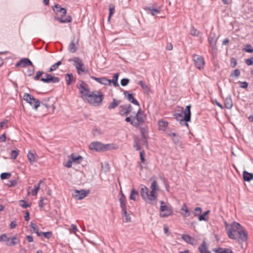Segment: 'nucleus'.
Wrapping results in <instances>:
<instances>
[{
	"mask_svg": "<svg viewBox=\"0 0 253 253\" xmlns=\"http://www.w3.org/2000/svg\"><path fill=\"white\" fill-rule=\"evenodd\" d=\"M135 122H131V125L135 127H140V126L144 124L147 120V116L139 108L134 117Z\"/></svg>",
	"mask_w": 253,
	"mask_h": 253,
	"instance_id": "nucleus-8",
	"label": "nucleus"
},
{
	"mask_svg": "<svg viewBox=\"0 0 253 253\" xmlns=\"http://www.w3.org/2000/svg\"><path fill=\"white\" fill-rule=\"evenodd\" d=\"M218 38L219 36H217L215 33L212 32L210 33L208 38V42L213 51H216L217 49L216 43Z\"/></svg>",
	"mask_w": 253,
	"mask_h": 253,
	"instance_id": "nucleus-13",
	"label": "nucleus"
},
{
	"mask_svg": "<svg viewBox=\"0 0 253 253\" xmlns=\"http://www.w3.org/2000/svg\"><path fill=\"white\" fill-rule=\"evenodd\" d=\"M119 113L122 116L128 115L127 109L125 105H120L119 107Z\"/></svg>",
	"mask_w": 253,
	"mask_h": 253,
	"instance_id": "nucleus-24",
	"label": "nucleus"
},
{
	"mask_svg": "<svg viewBox=\"0 0 253 253\" xmlns=\"http://www.w3.org/2000/svg\"><path fill=\"white\" fill-rule=\"evenodd\" d=\"M161 206H160V216L161 217H166L173 214V211L172 208L169 205H165V202L161 201H160Z\"/></svg>",
	"mask_w": 253,
	"mask_h": 253,
	"instance_id": "nucleus-9",
	"label": "nucleus"
},
{
	"mask_svg": "<svg viewBox=\"0 0 253 253\" xmlns=\"http://www.w3.org/2000/svg\"><path fill=\"white\" fill-rule=\"evenodd\" d=\"M115 12V6L114 5H111L110 6L109 8V14L108 17V20L110 19L112 15L113 14V13Z\"/></svg>",
	"mask_w": 253,
	"mask_h": 253,
	"instance_id": "nucleus-55",
	"label": "nucleus"
},
{
	"mask_svg": "<svg viewBox=\"0 0 253 253\" xmlns=\"http://www.w3.org/2000/svg\"><path fill=\"white\" fill-rule=\"evenodd\" d=\"M182 239L187 243L193 244V243L191 242L192 238L189 235L184 234L182 236Z\"/></svg>",
	"mask_w": 253,
	"mask_h": 253,
	"instance_id": "nucleus-42",
	"label": "nucleus"
},
{
	"mask_svg": "<svg viewBox=\"0 0 253 253\" xmlns=\"http://www.w3.org/2000/svg\"><path fill=\"white\" fill-rule=\"evenodd\" d=\"M28 66H33L32 62L28 58H23L18 61L16 64V67H26Z\"/></svg>",
	"mask_w": 253,
	"mask_h": 253,
	"instance_id": "nucleus-17",
	"label": "nucleus"
},
{
	"mask_svg": "<svg viewBox=\"0 0 253 253\" xmlns=\"http://www.w3.org/2000/svg\"><path fill=\"white\" fill-rule=\"evenodd\" d=\"M172 140L174 144L177 145L180 148H183L184 147V145L181 141V137L179 136H177L174 138H173Z\"/></svg>",
	"mask_w": 253,
	"mask_h": 253,
	"instance_id": "nucleus-28",
	"label": "nucleus"
},
{
	"mask_svg": "<svg viewBox=\"0 0 253 253\" xmlns=\"http://www.w3.org/2000/svg\"><path fill=\"white\" fill-rule=\"evenodd\" d=\"M8 121L7 120H5L4 121L0 123V130L3 127L4 125L6 126V127H7V123Z\"/></svg>",
	"mask_w": 253,
	"mask_h": 253,
	"instance_id": "nucleus-62",
	"label": "nucleus"
},
{
	"mask_svg": "<svg viewBox=\"0 0 253 253\" xmlns=\"http://www.w3.org/2000/svg\"><path fill=\"white\" fill-rule=\"evenodd\" d=\"M27 157L30 163L33 165L35 162L37 161L39 156L34 151H29L27 154Z\"/></svg>",
	"mask_w": 253,
	"mask_h": 253,
	"instance_id": "nucleus-16",
	"label": "nucleus"
},
{
	"mask_svg": "<svg viewBox=\"0 0 253 253\" xmlns=\"http://www.w3.org/2000/svg\"><path fill=\"white\" fill-rule=\"evenodd\" d=\"M200 32L195 29L194 27H191L190 30V34L193 36H198Z\"/></svg>",
	"mask_w": 253,
	"mask_h": 253,
	"instance_id": "nucleus-44",
	"label": "nucleus"
},
{
	"mask_svg": "<svg viewBox=\"0 0 253 253\" xmlns=\"http://www.w3.org/2000/svg\"><path fill=\"white\" fill-rule=\"evenodd\" d=\"M191 105H188L186 107V108L184 111V119L180 122V124L181 126H185L187 127H188V122L191 120Z\"/></svg>",
	"mask_w": 253,
	"mask_h": 253,
	"instance_id": "nucleus-12",
	"label": "nucleus"
},
{
	"mask_svg": "<svg viewBox=\"0 0 253 253\" xmlns=\"http://www.w3.org/2000/svg\"><path fill=\"white\" fill-rule=\"evenodd\" d=\"M174 118L177 121H181L183 119L184 117L183 116L182 113H175L173 115Z\"/></svg>",
	"mask_w": 253,
	"mask_h": 253,
	"instance_id": "nucleus-38",
	"label": "nucleus"
},
{
	"mask_svg": "<svg viewBox=\"0 0 253 253\" xmlns=\"http://www.w3.org/2000/svg\"><path fill=\"white\" fill-rule=\"evenodd\" d=\"M124 94L125 96V97L130 102H131L132 103L137 105V106H140V104L139 103V102L134 98L133 95L131 93H129L128 91H125L124 92Z\"/></svg>",
	"mask_w": 253,
	"mask_h": 253,
	"instance_id": "nucleus-19",
	"label": "nucleus"
},
{
	"mask_svg": "<svg viewBox=\"0 0 253 253\" xmlns=\"http://www.w3.org/2000/svg\"><path fill=\"white\" fill-rule=\"evenodd\" d=\"M19 205L23 208H27L28 207H30L31 206L30 204H28L26 201L23 200L19 201Z\"/></svg>",
	"mask_w": 253,
	"mask_h": 253,
	"instance_id": "nucleus-40",
	"label": "nucleus"
},
{
	"mask_svg": "<svg viewBox=\"0 0 253 253\" xmlns=\"http://www.w3.org/2000/svg\"><path fill=\"white\" fill-rule=\"evenodd\" d=\"M19 154V150H14L11 152L10 156L11 158L12 159H15L17 157Z\"/></svg>",
	"mask_w": 253,
	"mask_h": 253,
	"instance_id": "nucleus-43",
	"label": "nucleus"
},
{
	"mask_svg": "<svg viewBox=\"0 0 253 253\" xmlns=\"http://www.w3.org/2000/svg\"><path fill=\"white\" fill-rule=\"evenodd\" d=\"M61 64L62 62L61 61H58L57 63L52 65L51 67L49 68V69L48 70V71L51 72L55 71L58 68L59 65H61Z\"/></svg>",
	"mask_w": 253,
	"mask_h": 253,
	"instance_id": "nucleus-36",
	"label": "nucleus"
},
{
	"mask_svg": "<svg viewBox=\"0 0 253 253\" xmlns=\"http://www.w3.org/2000/svg\"><path fill=\"white\" fill-rule=\"evenodd\" d=\"M119 74L116 73L114 75L113 78L112 80H110L111 81V83H112L114 86L118 87L119 86V84L118 83V80L119 78Z\"/></svg>",
	"mask_w": 253,
	"mask_h": 253,
	"instance_id": "nucleus-31",
	"label": "nucleus"
},
{
	"mask_svg": "<svg viewBox=\"0 0 253 253\" xmlns=\"http://www.w3.org/2000/svg\"><path fill=\"white\" fill-rule=\"evenodd\" d=\"M32 66V68L28 69V70L27 71V74H28V76H32L34 73V65H33V66Z\"/></svg>",
	"mask_w": 253,
	"mask_h": 253,
	"instance_id": "nucleus-59",
	"label": "nucleus"
},
{
	"mask_svg": "<svg viewBox=\"0 0 253 253\" xmlns=\"http://www.w3.org/2000/svg\"><path fill=\"white\" fill-rule=\"evenodd\" d=\"M225 229L228 237L238 242H245L247 240L248 234L241 225L235 221L229 224L225 222Z\"/></svg>",
	"mask_w": 253,
	"mask_h": 253,
	"instance_id": "nucleus-1",
	"label": "nucleus"
},
{
	"mask_svg": "<svg viewBox=\"0 0 253 253\" xmlns=\"http://www.w3.org/2000/svg\"><path fill=\"white\" fill-rule=\"evenodd\" d=\"M119 202L120 203L121 208L122 210L126 209V196L123 193L122 191H121V196L119 198Z\"/></svg>",
	"mask_w": 253,
	"mask_h": 253,
	"instance_id": "nucleus-20",
	"label": "nucleus"
},
{
	"mask_svg": "<svg viewBox=\"0 0 253 253\" xmlns=\"http://www.w3.org/2000/svg\"><path fill=\"white\" fill-rule=\"evenodd\" d=\"M10 238L8 237L6 234H3L0 236V242H8Z\"/></svg>",
	"mask_w": 253,
	"mask_h": 253,
	"instance_id": "nucleus-46",
	"label": "nucleus"
},
{
	"mask_svg": "<svg viewBox=\"0 0 253 253\" xmlns=\"http://www.w3.org/2000/svg\"><path fill=\"white\" fill-rule=\"evenodd\" d=\"M233 105L231 97L229 95L224 100V107L227 109H230L232 108Z\"/></svg>",
	"mask_w": 253,
	"mask_h": 253,
	"instance_id": "nucleus-22",
	"label": "nucleus"
},
{
	"mask_svg": "<svg viewBox=\"0 0 253 253\" xmlns=\"http://www.w3.org/2000/svg\"><path fill=\"white\" fill-rule=\"evenodd\" d=\"M240 75V71L239 69H235L232 71L231 73L230 76L231 77H235L238 78Z\"/></svg>",
	"mask_w": 253,
	"mask_h": 253,
	"instance_id": "nucleus-50",
	"label": "nucleus"
},
{
	"mask_svg": "<svg viewBox=\"0 0 253 253\" xmlns=\"http://www.w3.org/2000/svg\"><path fill=\"white\" fill-rule=\"evenodd\" d=\"M30 227L31 229H32V230H31V232L36 233L38 231V228L35 223L31 222L30 225Z\"/></svg>",
	"mask_w": 253,
	"mask_h": 253,
	"instance_id": "nucleus-54",
	"label": "nucleus"
},
{
	"mask_svg": "<svg viewBox=\"0 0 253 253\" xmlns=\"http://www.w3.org/2000/svg\"><path fill=\"white\" fill-rule=\"evenodd\" d=\"M11 176V173L3 172L0 174V178L1 179H5L9 178Z\"/></svg>",
	"mask_w": 253,
	"mask_h": 253,
	"instance_id": "nucleus-45",
	"label": "nucleus"
},
{
	"mask_svg": "<svg viewBox=\"0 0 253 253\" xmlns=\"http://www.w3.org/2000/svg\"><path fill=\"white\" fill-rule=\"evenodd\" d=\"M103 99V93L100 91L94 90L91 91L84 101L91 106L98 107L102 105Z\"/></svg>",
	"mask_w": 253,
	"mask_h": 253,
	"instance_id": "nucleus-3",
	"label": "nucleus"
},
{
	"mask_svg": "<svg viewBox=\"0 0 253 253\" xmlns=\"http://www.w3.org/2000/svg\"><path fill=\"white\" fill-rule=\"evenodd\" d=\"M144 155H145V153H144V151L140 152V157L141 161L142 163H144L145 162Z\"/></svg>",
	"mask_w": 253,
	"mask_h": 253,
	"instance_id": "nucleus-64",
	"label": "nucleus"
},
{
	"mask_svg": "<svg viewBox=\"0 0 253 253\" xmlns=\"http://www.w3.org/2000/svg\"><path fill=\"white\" fill-rule=\"evenodd\" d=\"M202 209L200 207H196L194 209V215L195 216L200 215L202 212Z\"/></svg>",
	"mask_w": 253,
	"mask_h": 253,
	"instance_id": "nucleus-53",
	"label": "nucleus"
},
{
	"mask_svg": "<svg viewBox=\"0 0 253 253\" xmlns=\"http://www.w3.org/2000/svg\"><path fill=\"white\" fill-rule=\"evenodd\" d=\"M78 41L75 42V39H73L70 42L68 46V50L72 53H74L77 50Z\"/></svg>",
	"mask_w": 253,
	"mask_h": 253,
	"instance_id": "nucleus-21",
	"label": "nucleus"
},
{
	"mask_svg": "<svg viewBox=\"0 0 253 253\" xmlns=\"http://www.w3.org/2000/svg\"><path fill=\"white\" fill-rule=\"evenodd\" d=\"M158 126L160 130H165L168 126V123L167 121L160 120L158 122Z\"/></svg>",
	"mask_w": 253,
	"mask_h": 253,
	"instance_id": "nucleus-29",
	"label": "nucleus"
},
{
	"mask_svg": "<svg viewBox=\"0 0 253 253\" xmlns=\"http://www.w3.org/2000/svg\"><path fill=\"white\" fill-rule=\"evenodd\" d=\"M192 59L195 67L199 70L204 69L205 66V60L204 58L198 55L194 54Z\"/></svg>",
	"mask_w": 253,
	"mask_h": 253,
	"instance_id": "nucleus-11",
	"label": "nucleus"
},
{
	"mask_svg": "<svg viewBox=\"0 0 253 253\" xmlns=\"http://www.w3.org/2000/svg\"><path fill=\"white\" fill-rule=\"evenodd\" d=\"M122 212L123 213V219L125 220V221L126 222L130 221L131 218L129 216V214L127 212L126 209L125 210H122Z\"/></svg>",
	"mask_w": 253,
	"mask_h": 253,
	"instance_id": "nucleus-35",
	"label": "nucleus"
},
{
	"mask_svg": "<svg viewBox=\"0 0 253 253\" xmlns=\"http://www.w3.org/2000/svg\"><path fill=\"white\" fill-rule=\"evenodd\" d=\"M17 184V181L16 180H10L7 185L8 187H13L16 186Z\"/></svg>",
	"mask_w": 253,
	"mask_h": 253,
	"instance_id": "nucleus-60",
	"label": "nucleus"
},
{
	"mask_svg": "<svg viewBox=\"0 0 253 253\" xmlns=\"http://www.w3.org/2000/svg\"><path fill=\"white\" fill-rule=\"evenodd\" d=\"M42 235H43L45 238L49 239L51 237L52 232H42Z\"/></svg>",
	"mask_w": 253,
	"mask_h": 253,
	"instance_id": "nucleus-57",
	"label": "nucleus"
},
{
	"mask_svg": "<svg viewBox=\"0 0 253 253\" xmlns=\"http://www.w3.org/2000/svg\"><path fill=\"white\" fill-rule=\"evenodd\" d=\"M53 10L57 15V16L55 17V19L60 23H65L72 21V18L70 16H66V9L61 7V5L58 4H55L53 7Z\"/></svg>",
	"mask_w": 253,
	"mask_h": 253,
	"instance_id": "nucleus-4",
	"label": "nucleus"
},
{
	"mask_svg": "<svg viewBox=\"0 0 253 253\" xmlns=\"http://www.w3.org/2000/svg\"><path fill=\"white\" fill-rule=\"evenodd\" d=\"M24 100L30 104L35 109H37L40 106V101L34 98L33 96L29 93H25L23 96Z\"/></svg>",
	"mask_w": 253,
	"mask_h": 253,
	"instance_id": "nucleus-10",
	"label": "nucleus"
},
{
	"mask_svg": "<svg viewBox=\"0 0 253 253\" xmlns=\"http://www.w3.org/2000/svg\"><path fill=\"white\" fill-rule=\"evenodd\" d=\"M251 44H247L243 49V51H245V52H248V53H253V49L251 48Z\"/></svg>",
	"mask_w": 253,
	"mask_h": 253,
	"instance_id": "nucleus-51",
	"label": "nucleus"
},
{
	"mask_svg": "<svg viewBox=\"0 0 253 253\" xmlns=\"http://www.w3.org/2000/svg\"><path fill=\"white\" fill-rule=\"evenodd\" d=\"M216 253H233L229 249L218 248L215 250Z\"/></svg>",
	"mask_w": 253,
	"mask_h": 253,
	"instance_id": "nucleus-33",
	"label": "nucleus"
},
{
	"mask_svg": "<svg viewBox=\"0 0 253 253\" xmlns=\"http://www.w3.org/2000/svg\"><path fill=\"white\" fill-rule=\"evenodd\" d=\"M230 65L232 67H235L237 65V61L235 58H231L230 59Z\"/></svg>",
	"mask_w": 253,
	"mask_h": 253,
	"instance_id": "nucleus-58",
	"label": "nucleus"
},
{
	"mask_svg": "<svg viewBox=\"0 0 253 253\" xmlns=\"http://www.w3.org/2000/svg\"><path fill=\"white\" fill-rule=\"evenodd\" d=\"M139 195V192L135 190L134 189H132L130 191V194L129 196V199L131 200H133L135 201L136 200L135 197L136 196Z\"/></svg>",
	"mask_w": 253,
	"mask_h": 253,
	"instance_id": "nucleus-34",
	"label": "nucleus"
},
{
	"mask_svg": "<svg viewBox=\"0 0 253 253\" xmlns=\"http://www.w3.org/2000/svg\"><path fill=\"white\" fill-rule=\"evenodd\" d=\"M210 210H208L206 212H205L203 214L200 215L199 216V220L200 221H207L208 220V218L206 217V215H208L210 213Z\"/></svg>",
	"mask_w": 253,
	"mask_h": 253,
	"instance_id": "nucleus-37",
	"label": "nucleus"
},
{
	"mask_svg": "<svg viewBox=\"0 0 253 253\" xmlns=\"http://www.w3.org/2000/svg\"><path fill=\"white\" fill-rule=\"evenodd\" d=\"M129 82V80L126 78H124L121 80V84L123 86H126Z\"/></svg>",
	"mask_w": 253,
	"mask_h": 253,
	"instance_id": "nucleus-56",
	"label": "nucleus"
},
{
	"mask_svg": "<svg viewBox=\"0 0 253 253\" xmlns=\"http://www.w3.org/2000/svg\"><path fill=\"white\" fill-rule=\"evenodd\" d=\"M72 160H69L66 164H64V166L66 167L67 168H70L72 167Z\"/></svg>",
	"mask_w": 253,
	"mask_h": 253,
	"instance_id": "nucleus-61",
	"label": "nucleus"
},
{
	"mask_svg": "<svg viewBox=\"0 0 253 253\" xmlns=\"http://www.w3.org/2000/svg\"><path fill=\"white\" fill-rule=\"evenodd\" d=\"M243 176L244 180L246 181H250L253 179V174L246 171H244Z\"/></svg>",
	"mask_w": 253,
	"mask_h": 253,
	"instance_id": "nucleus-27",
	"label": "nucleus"
},
{
	"mask_svg": "<svg viewBox=\"0 0 253 253\" xmlns=\"http://www.w3.org/2000/svg\"><path fill=\"white\" fill-rule=\"evenodd\" d=\"M68 61L73 62V65L77 70L78 74L81 75L83 73H88V70L86 69L82 60L80 58L75 57L72 58H70Z\"/></svg>",
	"mask_w": 253,
	"mask_h": 253,
	"instance_id": "nucleus-6",
	"label": "nucleus"
},
{
	"mask_svg": "<svg viewBox=\"0 0 253 253\" xmlns=\"http://www.w3.org/2000/svg\"><path fill=\"white\" fill-rule=\"evenodd\" d=\"M207 247L205 243L204 242L199 247V250L201 253H205L206 251Z\"/></svg>",
	"mask_w": 253,
	"mask_h": 253,
	"instance_id": "nucleus-49",
	"label": "nucleus"
},
{
	"mask_svg": "<svg viewBox=\"0 0 253 253\" xmlns=\"http://www.w3.org/2000/svg\"><path fill=\"white\" fill-rule=\"evenodd\" d=\"M45 78H41L40 81L44 83H57L60 81V79L58 77L53 76L49 74H45Z\"/></svg>",
	"mask_w": 253,
	"mask_h": 253,
	"instance_id": "nucleus-15",
	"label": "nucleus"
},
{
	"mask_svg": "<svg viewBox=\"0 0 253 253\" xmlns=\"http://www.w3.org/2000/svg\"><path fill=\"white\" fill-rule=\"evenodd\" d=\"M42 182V180H40L37 185L34 186V188L32 191V195L33 196H36L38 192L40 189V185Z\"/></svg>",
	"mask_w": 253,
	"mask_h": 253,
	"instance_id": "nucleus-32",
	"label": "nucleus"
},
{
	"mask_svg": "<svg viewBox=\"0 0 253 253\" xmlns=\"http://www.w3.org/2000/svg\"><path fill=\"white\" fill-rule=\"evenodd\" d=\"M181 211V213L185 217H188L190 215V211L186 204H184L182 206Z\"/></svg>",
	"mask_w": 253,
	"mask_h": 253,
	"instance_id": "nucleus-25",
	"label": "nucleus"
},
{
	"mask_svg": "<svg viewBox=\"0 0 253 253\" xmlns=\"http://www.w3.org/2000/svg\"><path fill=\"white\" fill-rule=\"evenodd\" d=\"M151 191L145 185H142L140 189V195L142 199L146 203L152 204L156 201L158 197L157 191L159 190V186L156 180H154L151 185Z\"/></svg>",
	"mask_w": 253,
	"mask_h": 253,
	"instance_id": "nucleus-2",
	"label": "nucleus"
},
{
	"mask_svg": "<svg viewBox=\"0 0 253 253\" xmlns=\"http://www.w3.org/2000/svg\"><path fill=\"white\" fill-rule=\"evenodd\" d=\"M120 100H118L114 98L112 102L109 105L108 108L109 110L114 109L116 108L120 104Z\"/></svg>",
	"mask_w": 253,
	"mask_h": 253,
	"instance_id": "nucleus-26",
	"label": "nucleus"
},
{
	"mask_svg": "<svg viewBox=\"0 0 253 253\" xmlns=\"http://www.w3.org/2000/svg\"><path fill=\"white\" fill-rule=\"evenodd\" d=\"M73 78V75L72 74H67L66 75L65 80L68 85L71 84Z\"/></svg>",
	"mask_w": 253,
	"mask_h": 253,
	"instance_id": "nucleus-39",
	"label": "nucleus"
},
{
	"mask_svg": "<svg viewBox=\"0 0 253 253\" xmlns=\"http://www.w3.org/2000/svg\"><path fill=\"white\" fill-rule=\"evenodd\" d=\"M145 9L148 11V13H150L153 16L160 13V10L159 8H155L153 7L150 6L146 8Z\"/></svg>",
	"mask_w": 253,
	"mask_h": 253,
	"instance_id": "nucleus-23",
	"label": "nucleus"
},
{
	"mask_svg": "<svg viewBox=\"0 0 253 253\" xmlns=\"http://www.w3.org/2000/svg\"><path fill=\"white\" fill-rule=\"evenodd\" d=\"M70 157L72 160L73 162L76 163H80L83 160V157L81 156H76L74 154H72Z\"/></svg>",
	"mask_w": 253,
	"mask_h": 253,
	"instance_id": "nucleus-30",
	"label": "nucleus"
},
{
	"mask_svg": "<svg viewBox=\"0 0 253 253\" xmlns=\"http://www.w3.org/2000/svg\"><path fill=\"white\" fill-rule=\"evenodd\" d=\"M135 144L134 145V147L135 148L136 150L138 151L140 150L141 149V147L140 146V141L137 139H135L134 141Z\"/></svg>",
	"mask_w": 253,
	"mask_h": 253,
	"instance_id": "nucleus-47",
	"label": "nucleus"
},
{
	"mask_svg": "<svg viewBox=\"0 0 253 253\" xmlns=\"http://www.w3.org/2000/svg\"><path fill=\"white\" fill-rule=\"evenodd\" d=\"M44 72L42 71H39L36 72V75L34 77L35 81L40 80V77L43 74Z\"/></svg>",
	"mask_w": 253,
	"mask_h": 253,
	"instance_id": "nucleus-48",
	"label": "nucleus"
},
{
	"mask_svg": "<svg viewBox=\"0 0 253 253\" xmlns=\"http://www.w3.org/2000/svg\"><path fill=\"white\" fill-rule=\"evenodd\" d=\"M48 202V200L47 199H44L42 197H41L39 202V207L40 208H43L44 205L47 204Z\"/></svg>",
	"mask_w": 253,
	"mask_h": 253,
	"instance_id": "nucleus-41",
	"label": "nucleus"
},
{
	"mask_svg": "<svg viewBox=\"0 0 253 253\" xmlns=\"http://www.w3.org/2000/svg\"><path fill=\"white\" fill-rule=\"evenodd\" d=\"M89 192V190H74L72 193L73 196L77 200H82L87 196Z\"/></svg>",
	"mask_w": 253,
	"mask_h": 253,
	"instance_id": "nucleus-14",
	"label": "nucleus"
},
{
	"mask_svg": "<svg viewBox=\"0 0 253 253\" xmlns=\"http://www.w3.org/2000/svg\"><path fill=\"white\" fill-rule=\"evenodd\" d=\"M117 147L112 144H103L100 142H93L89 145V148L97 152L106 151L109 150L116 149Z\"/></svg>",
	"mask_w": 253,
	"mask_h": 253,
	"instance_id": "nucleus-5",
	"label": "nucleus"
},
{
	"mask_svg": "<svg viewBox=\"0 0 253 253\" xmlns=\"http://www.w3.org/2000/svg\"><path fill=\"white\" fill-rule=\"evenodd\" d=\"M90 78L97 83L104 85H110L111 81L105 77L97 78L95 76H90Z\"/></svg>",
	"mask_w": 253,
	"mask_h": 253,
	"instance_id": "nucleus-18",
	"label": "nucleus"
},
{
	"mask_svg": "<svg viewBox=\"0 0 253 253\" xmlns=\"http://www.w3.org/2000/svg\"><path fill=\"white\" fill-rule=\"evenodd\" d=\"M77 87L79 89V92L81 94V97L82 99L83 100L86 99V97L91 92L88 85L83 81H80L77 84Z\"/></svg>",
	"mask_w": 253,
	"mask_h": 253,
	"instance_id": "nucleus-7",
	"label": "nucleus"
},
{
	"mask_svg": "<svg viewBox=\"0 0 253 253\" xmlns=\"http://www.w3.org/2000/svg\"><path fill=\"white\" fill-rule=\"evenodd\" d=\"M253 59V57H252L251 58L247 59L245 60V63L248 66H251L253 64V62L252 60Z\"/></svg>",
	"mask_w": 253,
	"mask_h": 253,
	"instance_id": "nucleus-63",
	"label": "nucleus"
},
{
	"mask_svg": "<svg viewBox=\"0 0 253 253\" xmlns=\"http://www.w3.org/2000/svg\"><path fill=\"white\" fill-rule=\"evenodd\" d=\"M138 84L141 86L143 89L146 91H149V88L148 86L142 81H140L138 83Z\"/></svg>",
	"mask_w": 253,
	"mask_h": 253,
	"instance_id": "nucleus-52",
	"label": "nucleus"
}]
</instances>
